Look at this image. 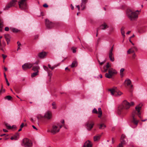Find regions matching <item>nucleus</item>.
Here are the masks:
<instances>
[{"label": "nucleus", "instance_id": "28", "mask_svg": "<svg viewBox=\"0 0 147 147\" xmlns=\"http://www.w3.org/2000/svg\"><path fill=\"white\" fill-rule=\"evenodd\" d=\"M10 30H11V31L13 32H15V33L19 31V30H18V29L16 28H10Z\"/></svg>", "mask_w": 147, "mask_h": 147}, {"label": "nucleus", "instance_id": "59", "mask_svg": "<svg viewBox=\"0 0 147 147\" xmlns=\"http://www.w3.org/2000/svg\"><path fill=\"white\" fill-rule=\"evenodd\" d=\"M136 56V55L135 54H133V55H132V57L134 59L135 58Z\"/></svg>", "mask_w": 147, "mask_h": 147}, {"label": "nucleus", "instance_id": "31", "mask_svg": "<svg viewBox=\"0 0 147 147\" xmlns=\"http://www.w3.org/2000/svg\"><path fill=\"white\" fill-rule=\"evenodd\" d=\"M77 65V62L76 61H74L71 64V67H76Z\"/></svg>", "mask_w": 147, "mask_h": 147}, {"label": "nucleus", "instance_id": "61", "mask_svg": "<svg viewBox=\"0 0 147 147\" xmlns=\"http://www.w3.org/2000/svg\"><path fill=\"white\" fill-rule=\"evenodd\" d=\"M61 122L64 125V120H63L61 121Z\"/></svg>", "mask_w": 147, "mask_h": 147}, {"label": "nucleus", "instance_id": "56", "mask_svg": "<svg viewBox=\"0 0 147 147\" xmlns=\"http://www.w3.org/2000/svg\"><path fill=\"white\" fill-rule=\"evenodd\" d=\"M3 131H4V132H7L8 131L6 129H3Z\"/></svg>", "mask_w": 147, "mask_h": 147}, {"label": "nucleus", "instance_id": "60", "mask_svg": "<svg viewBox=\"0 0 147 147\" xmlns=\"http://www.w3.org/2000/svg\"><path fill=\"white\" fill-rule=\"evenodd\" d=\"M57 125L58 126V127H59V128H60V129H61L62 126V125H58V124Z\"/></svg>", "mask_w": 147, "mask_h": 147}, {"label": "nucleus", "instance_id": "42", "mask_svg": "<svg viewBox=\"0 0 147 147\" xmlns=\"http://www.w3.org/2000/svg\"><path fill=\"white\" fill-rule=\"evenodd\" d=\"M43 68H44V69L45 71H47V72H48V71H49L50 70L48 68V67L45 66H43Z\"/></svg>", "mask_w": 147, "mask_h": 147}, {"label": "nucleus", "instance_id": "36", "mask_svg": "<svg viewBox=\"0 0 147 147\" xmlns=\"http://www.w3.org/2000/svg\"><path fill=\"white\" fill-rule=\"evenodd\" d=\"M11 7V5H10V4L9 3L6 6L5 8L4 9V10H8L9 8H10V7Z\"/></svg>", "mask_w": 147, "mask_h": 147}, {"label": "nucleus", "instance_id": "26", "mask_svg": "<svg viewBox=\"0 0 147 147\" xmlns=\"http://www.w3.org/2000/svg\"><path fill=\"white\" fill-rule=\"evenodd\" d=\"M116 71L114 70L109 69L108 71V73L113 76V74L116 73Z\"/></svg>", "mask_w": 147, "mask_h": 147}, {"label": "nucleus", "instance_id": "2", "mask_svg": "<svg viewBox=\"0 0 147 147\" xmlns=\"http://www.w3.org/2000/svg\"><path fill=\"white\" fill-rule=\"evenodd\" d=\"M134 103L133 102H131L129 103L126 100H124L122 104L118 107L117 112V114L119 115L126 114L130 106L134 105Z\"/></svg>", "mask_w": 147, "mask_h": 147}, {"label": "nucleus", "instance_id": "41", "mask_svg": "<svg viewBox=\"0 0 147 147\" xmlns=\"http://www.w3.org/2000/svg\"><path fill=\"white\" fill-rule=\"evenodd\" d=\"M47 73H48V76H50L51 77L52 75V73L51 72V71L50 70H49V71L47 72Z\"/></svg>", "mask_w": 147, "mask_h": 147}, {"label": "nucleus", "instance_id": "45", "mask_svg": "<svg viewBox=\"0 0 147 147\" xmlns=\"http://www.w3.org/2000/svg\"><path fill=\"white\" fill-rule=\"evenodd\" d=\"M126 137L123 134H122L121 137V140H124V139Z\"/></svg>", "mask_w": 147, "mask_h": 147}, {"label": "nucleus", "instance_id": "55", "mask_svg": "<svg viewBox=\"0 0 147 147\" xmlns=\"http://www.w3.org/2000/svg\"><path fill=\"white\" fill-rule=\"evenodd\" d=\"M56 66H54L51 67L50 69H51L52 70H53Z\"/></svg>", "mask_w": 147, "mask_h": 147}, {"label": "nucleus", "instance_id": "27", "mask_svg": "<svg viewBox=\"0 0 147 147\" xmlns=\"http://www.w3.org/2000/svg\"><path fill=\"white\" fill-rule=\"evenodd\" d=\"M106 127V126L104 123H102L100 125L99 128L100 129H103Z\"/></svg>", "mask_w": 147, "mask_h": 147}, {"label": "nucleus", "instance_id": "52", "mask_svg": "<svg viewBox=\"0 0 147 147\" xmlns=\"http://www.w3.org/2000/svg\"><path fill=\"white\" fill-rule=\"evenodd\" d=\"M76 6V7L77 8L78 10L79 11L80 9V6L79 5H77Z\"/></svg>", "mask_w": 147, "mask_h": 147}, {"label": "nucleus", "instance_id": "20", "mask_svg": "<svg viewBox=\"0 0 147 147\" xmlns=\"http://www.w3.org/2000/svg\"><path fill=\"white\" fill-rule=\"evenodd\" d=\"M91 142L89 140L86 141L84 143L83 147H91Z\"/></svg>", "mask_w": 147, "mask_h": 147}, {"label": "nucleus", "instance_id": "51", "mask_svg": "<svg viewBox=\"0 0 147 147\" xmlns=\"http://www.w3.org/2000/svg\"><path fill=\"white\" fill-rule=\"evenodd\" d=\"M43 6L45 7H47L48 6L47 4L45 3L43 5Z\"/></svg>", "mask_w": 147, "mask_h": 147}, {"label": "nucleus", "instance_id": "57", "mask_svg": "<svg viewBox=\"0 0 147 147\" xmlns=\"http://www.w3.org/2000/svg\"><path fill=\"white\" fill-rule=\"evenodd\" d=\"M32 127H33V128L34 129H35L36 130H37V128L34 125H33L32 126Z\"/></svg>", "mask_w": 147, "mask_h": 147}, {"label": "nucleus", "instance_id": "58", "mask_svg": "<svg viewBox=\"0 0 147 147\" xmlns=\"http://www.w3.org/2000/svg\"><path fill=\"white\" fill-rule=\"evenodd\" d=\"M17 44L18 45V46H20L21 45L19 41L17 42Z\"/></svg>", "mask_w": 147, "mask_h": 147}, {"label": "nucleus", "instance_id": "16", "mask_svg": "<svg viewBox=\"0 0 147 147\" xmlns=\"http://www.w3.org/2000/svg\"><path fill=\"white\" fill-rule=\"evenodd\" d=\"M19 138V134L18 133H16L13 136H12L10 139L12 140H17Z\"/></svg>", "mask_w": 147, "mask_h": 147}, {"label": "nucleus", "instance_id": "17", "mask_svg": "<svg viewBox=\"0 0 147 147\" xmlns=\"http://www.w3.org/2000/svg\"><path fill=\"white\" fill-rule=\"evenodd\" d=\"M101 135H98L94 137V141L95 142H98L99 141Z\"/></svg>", "mask_w": 147, "mask_h": 147}, {"label": "nucleus", "instance_id": "1", "mask_svg": "<svg viewBox=\"0 0 147 147\" xmlns=\"http://www.w3.org/2000/svg\"><path fill=\"white\" fill-rule=\"evenodd\" d=\"M142 106V104L138 105L135 107L136 110H134L132 113L131 122L134 124L132 126V127L133 128H136L138 124L139 120L137 119V116H138L140 119L141 118L140 110Z\"/></svg>", "mask_w": 147, "mask_h": 147}, {"label": "nucleus", "instance_id": "25", "mask_svg": "<svg viewBox=\"0 0 147 147\" xmlns=\"http://www.w3.org/2000/svg\"><path fill=\"white\" fill-rule=\"evenodd\" d=\"M124 69L123 68H121L120 70V75L121 78H122L123 76V71H124Z\"/></svg>", "mask_w": 147, "mask_h": 147}, {"label": "nucleus", "instance_id": "62", "mask_svg": "<svg viewBox=\"0 0 147 147\" xmlns=\"http://www.w3.org/2000/svg\"><path fill=\"white\" fill-rule=\"evenodd\" d=\"M71 9L73 10L74 9V7L72 4L71 5Z\"/></svg>", "mask_w": 147, "mask_h": 147}, {"label": "nucleus", "instance_id": "50", "mask_svg": "<svg viewBox=\"0 0 147 147\" xmlns=\"http://www.w3.org/2000/svg\"><path fill=\"white\" fill-rule=\"evenodd\" d=\"M98 61L99 64L100 65H102V64H103L104 63V61H102V62H100V61L99 60H98Z\"/></svg>", "mask_w": 147, "mask_h": 147}, {"label": "nucleus", "instance_id": "9", "mask_svg": "<svg viewBox=\"0 0 147 147\" xmlns=\"http://www.w3.org/2000/svg\"><path fill=\"white\" fill-rule=\"evenodd\" d=\"M45 24L47 27L49 29L52 28L54 26V24L47 19L45 20Z\"/></svg>", "mask_w": 147, "mask_h": 147}, {"label": "nucleus", "instance_id": "43", "mask_svg": "<svg viewBox=\"0 0 147 147\" xmlns=\"http://www.w3.org/2000/svg\"><path fill=\"white\" fill-rule=\"evenodd\" d=\"M92 113H94L96 114H98V112L97 110L95 109L94 108L93 110H92Z\"/></svg>", "mask_w": 147, "mask_h": 147}, {"label": "nucleus", "instance_id": "3", "mask_svg": "<svg viewBox=\"0 0 147 147\" xmlns=\"http://www.w3.org/2000/svg\"><path fill=\"white\" fill-rule=\"evenodd\" d=\"M126 14L128 18L131 21H134L138 18V13L133 12L129 9L127 10Z\"/></svg>", "mask_w": 147, "mask_h": 147}, {"label": "nucleus", "instance_id": "6", "mask_svg": "<svg viewBox=\"0 0 147 147\" xmlns=\"http://www.w3.org/2000/svg\"><path fill=\"white\" fill-rule=\"evenodd\" d=\"M27 0H20L19 5L20 8L22 10H25L27 8L26 1Z\"/></svg>", "mask_w": 147, "mask_h": 147}, {"label": "nucleus", "instance_id": "23", "mask_svg": "<svg viewBox=\"0 0 147 147\" xmlns=\"http://www.w3.org/2000/svg\"><path fill=\"white\" fill-rule=\"evenodd\" d=\"M17 2V1L16 0H12L10 2L9 4L11 7L14 6L15 5Z\"/></svg>", "mask_w": 147, "mask_h": 147}, {"label": "nucleus", "instance_id": "22", "mask_svg": "<svg viewBox=\"0 0 147 147\" xmlns=\"http://www.w3.org/2000/svg\"><path fill=\"white\" fill-rule=\"evenodd\" d=\"M107 27H108L107 25L105 23H104V24H102L100 27V29L103 30L105 29Z\"/></svg>", "mask_w": 147, "mask_h": 147}, {"label": "nucleus", "instance_id": "32", "mask_svg": "<svg viewBox=\"0 0 147 147\" xmlns=\"http://www.w3.org/2000/svg\"><path fill=\"white\" fill-rule=\"evenodd\" d=\"M113 76H112L111 74H110L109 73H106L105 74V76L106 78H111Z\"/></svg>", "mask_w": 147, "mask_h": 147}, {"label": "nucleus", "instance_id": "5", "mask_svg": "<svg viewBox=\"0 0 147 147\" xmlns=\"http://www.w3.org/2000/svg\"><path fill=\"white\" fill-rule=\"evenodd\" d=\"M59 130L60 128L57 125H53L51 129H48L47 131L50 132L52 134H54L59 132Z\"/></svg>", "mask_w": 147, "mask_h": 147}, {"label": "nucleus", "instance_id": "19", "mask_svg": "<svg viewBox=\"0 0 147 147\" xmlns=\"http://www.w3.org/2000/svg\"><path fill=\"white\" fill-rule=\"evenodd\" d=\"M125 82H126V83L127 86L130 85V87L131 88H132L133 87V85L131 84V81L128 78L126 79L125 81Z\"/></svg>", "mask_w": 147, "mask_h": 147}, {"label": "nucleus", "instance_id": "15", "mask_svg": "<svg viewBox=\"0 0 147 147\" xmlns=\"http://www.w3.org/2000/svg\"><path fill=\"white\" fill-rule=\"evenodd\" d=\"M46 55L47 53L43 51L39 53L38 56L39 58H43L46 56Z\"/></svg>", "mask_w": 147, "mask_h": 147}, {"label": "nucleus", "instance_id": "34", "mask_svg": "<svg viewBox=\"0 0 147 147\" xmlns=\"http://www.w3.org/2000/svg\"><path fill=\"white\" fill-rule=\"evenodd\" d=\"M53 106L52 109H56L57 108L56 104L55 102H53L52 104Z\"/></svg>", "mask_w": 147, "mask_h": 147}, {"label": "nucleus", "instance_id": "54", "mask_svg": "<svg viewBox=\"0 0 147 147\" xmlns=\"http://www.w3.org/2000/svg\"><path fill=\"white\" fill-rule=\"evenodd\" d=\"M24 126V123H22L20 126V128H22V127H23Z\"/></svg>", "mask_w": 147, "mask_h": 147}, {"label": "nucleus", "instance_id": "63", "mask_svg": "<svg viewBox=\"0 0 147 147\" xmlns=\"http://www.w3.org/2000/svg\"><path fill=\"white\" fill-rule=\"evenodd\" d=\"M115 142L114 139L113 138H112V143L113 144Z\"/></svg>", "mask_w": 147, "mask_h": 147}, {"label": "nucleus", "instance_id": "48", "mask_svg": "<svg viewBox=\"0 0 147 147\" xmlns=\"http://www.w3.org/2000/svg\"><path fill=\"white\" fill-rule=\"evenodd\" d=\"M5 80H6V82L7 83V85L8 86H9V82L8 81V80H7V78H5Z\"/></svg>", "mask_w": 147, "mask_h": 147}, {"label": "nucleus", "instance_id": "40", "mask_svg": "<svg viewBox=\"0 0 147 147\" xmlns=\"http://www.w3.org/2000/svg\"><path fill=\"white\" fill-rule=\"evenodd\" d=\"M44 117L40 115H37V118L38 119H42Z\"/></svg>", "mask_w": 147, "mask_h": 147}, {"label": "nucleus", "instance_id": "46", "mask_svg": "<svg viewBox=\"0 0 147 147\" xmlns=\"http://www.w3.org/2000/svg\"><path fill=\"white\" fill-rule=\"evenodd\" d=\"M0 50H1L3 52H4L5 49L3 47H0Z\"/></svg>", "mask_w": 147, "mask_h": 147}, {"label": "nucleus", "instance_id": "39", "mask_svg": "<svg viewBox=\"0 0 147 147\" xmlns=\"http://www.w3.org/2000/svg\"><path fill=\"white\" fill-rule=\"evenodd\" d=\"M121 140V142L119 144L123 146V145H125L126 144V142L124 140Z\"/></svg>", "mask_w": 147, "mask_h": 147}, {"label": "nucleus", "instance_id": "12", "mask_svg": "<svg viewBox=\"0 0 147 147\" xmlns=\"http://www.w3.org/2000/svg\"><path fill=\"white\" fill-rule=\"evenodd\" d=\"M32 70L34 71H38V69H40L38 65V62H36L35 63H32Z\"/></svg>", "mask_w": 147, "mask_h": 147}, {"label": "nucleus", "instance_id": "21", "mask_svg": "<svg viewBox=\"0 0 147 147\" xmlns=\"http://www.w3.org/2000/svg\"><path fill=\"white\" fill-rule=\"evenodd\" d=\"M134 50L137 51V49L135 47L129 49L127 51L128 54H130L131 53H133L134 52Z\"/></svg>", "mask_w": 147, "mask_h": 147}, {"label": "nucleus", "instance_id": "14", "mask_svg": "<svg viewBox=\"0 0 147 147\" xmlns=\"http://www.w3.org/2000/svg\"><path fill=\"white\" fill-rule=\"evenodd\" d=\"M44 117L48 119H51L52 117L51 112L50 111H48L46 112L44 115Z\"/></svg>", "mask_w": 147, "mask_h": 147}, {"label": "nucleus", "instance_id": "4", "mask_svg": "<svg viewBox=\"0 0 147 147\" xmlns=\"http://www.w3.org/2000/svg\"><path fill=\"white\" fill-rule=\"evenodd\" d=\"M109 91H110L112 95L115 96H118L121 95L123 93L119 91L117 87H114L111 89H109Z\"/></svg>", "mask_w": 147, "mask_h": 147}, {"label": "nucleus", "instance_id": "47", "mask_svg": "<svg viewBox=\"0 0 147 147\" xmlns=\"http://www.w3.org/2000/svg\"><path fill=\"white\" fill-rule=\"evenodd\" d=\"M2 56L3 57V58L4 59V60L3 61H4V59L6 58V57H7V56L6 55H4V54L2 55Z\"/></svg>", "mask_w": 147, "mask_h": 147}, {"label": "nucleus", "instance_id": "53", "mask_svg": "<svg viewBox=\"0 0 147 147\" xmlns=\"http://www.w3.org/2000/svg\"><path fill=\"white\" fill-rule=\"evenodd\" d=\"M8 136V134H2V135H0V136H1V137H2V136Z\"/></svg>", "mask_w": 147, "mask_h": 147}, {"label": "nucleus", "instance_id": "7", "mask_svg": "<svg viewBox=\"0 0 147 147\" xmlns=\"http://www.w3.org/2000/svg\"><path fill=\"white\" fill-rule=\"evenodd\" d=\"M22 144L25 147H31L32 145V143L29 139L25 138L23 140Z\"/></svg>", "mask_w": 147, "mask_h": 147}, {"label": "nucleus", "instance_id": "38", "mask_svg": "<svg viewBox=\"0 0 147 147\" xmlns=\"http://www.w3.org/2000/svg\"><path fill=\"white\" fill-rule=\"evenodd\" d=\"M12 98V97L8 95L7 96L5 97V99L8 100H10Z\"/></svg>", "mask_w": 147, "mask_h": 147}, {"label": "nucleus", "instance_id": "30", "mask_svg": "<svg viewBox=\"0 0 147 147\" xmlns=\"http://www.w3.org/2000/svg\"><path fill=\"white\" fill-rule=\"evenodd\" d=\"M3 22L1 19H0V31L1 32L2 30V28L3 27Z\"/></svg>", "mask_w": 147, "mask_h": 147}, {"label": "nucleus", "instance_id": "29", "mask_svg": "<svg viewBox=\"0 0 147 147\" xmlns=\"http://www.w3.org/2000/svg\"><path fill=\"white\" fill-rule=\"evenodd\" d=\"M124 28L123 27H122L121 29V32L122 35L123 36V37H125V32L124 31Z\"/></svg>", "mask_w": 147, "mask_h": 147}, {"label": "nucleus", "instance_id": "24", "mask_svg": "<svg viewBox=\"0 0 147 147\" xmlns=\"http://www.w3.org/2000/svg\"><path fill=\"white\" fill-rule=\"evenodd\" d=\"M98 114H99L98 117L99 118H100L102 114V111L100 108H98Z\"/></svg>", "mask_w": 147, "mask_h": 147}, {"label": "nucleus", "instance_id": "49", "mask_svg": "<svg viewBox=\"0 0 147 147\" xmlns=\"http://www.w3.org/2000/svg\"><path fill=\"white\" fill-rule=\"evenodd\" d=\"M5 30L6 31H8L9 30V28L7 27H6L5 28Z\"/></svg>", "mask_w": 147, "mask_h": 147}, {"label": "nucleus", "instance_id": "37", "mask_svg": "<svg viewBox=\"0 0 147 147\" xmlns=\"http://www.w3.org/2000/svg\"><path fill=\"white\" fill-rule=\"evenodd\" d=\"M5 125L6 127L8 129H11V128H13V127H14V126H12L11 127L9 124H8V123H7L5 124Z\"/></svg>", "mask_w": 147, "mask_h": 147}, {"label": "nucleus", "instance_id": "64", "mask_svg": "<svg viewBox=\"0 0 147 147\" xmlns=\"http://www.w3.org/2000/svg\"><path fill=\"white\" fill-rule=\"evenodd\" d=\"M38 35H36L35 36V39L37 38L38 37Z\"/></svg>", "mask_w": 147, "mask_h": 147}, {"label": "nucleus", "instance_id": "35", "mask_svg": "<svg viewBox=\"0 0 147 147\" xmlns=\"http://www.w3.org/2000/svg\"><path fill=\"white\" fill-rule=\"evenodd\" d=\"M38 71H35V72H34L31 75V76L32 77H33L36 76L38 75Z\"/></svg>", "mask_w": 147, "mask_h": 147}, {"label": "nucleus", "instance_id": "44", "mask_svg": "<svg viewBox=\"0 0 147 147\" xmlns=\"http://www.w3.org/2000/svg\"><path fill=\"white\" fill-rule=\"evenodd\" d=\"M111 66L110 65L109 63L108 62L107 63V65L105 66L106 68H107V69H108Z\"/></svg>", "mask_w": 147, "mask_h": 147}, {"label": "nucleus", "instance_id": "13", "mask_svg": "<svg viewBox=\"0 0 147 147\" xmlns=\"http://www.w3.org/2000/svg\"><path fill=\"white\" fill-rule=\"evenodd\" d=\"M85 127L88 130H91L92 128V122L91 121H89L87 122L85 125Z\"/></svg>", "mask_w": 147, "mask_h": 147}, {"label": "nucleus", "instance_id": "18", "mask_svg": "<svg viewBox=\"0 0 147 147\" xmlns=\"http://www.w3.org/2000/svg\"><path fill=\"white\" fill-rule=\"evenodd\" d=\"M5 38L7 42V45H8L9 42L10 41V36L8 34H5L4 35Z\"/></svg>", "mask_w": 147, "mask_h": 147}, {"label": "nucleus", "instance_id": "11", "mask_svg": "<svg viewBox=\"0 0 147 147\" xmlns=\"http://www.w3.org/2000/svg\"><path fill=\"white\" fill-rule=\"evenodd\" d=\"M88 0H81L80 4L81 10H83L85 9L86 4L88 2Z\"/></svg>", "mask_w": 147, "mask_h": 147}, {"label": "nucleus", "instance_id": "33", "mask_svg": "<svg viewBox=\"0 0 147 147\" xmlns=\"http://www.w3.org/2000/svg\"><path fill=\"white\" fill-rule=\"evenodd\" d=\"M77 48L75 47H73L71 48V50L72 51L73 53H74L76 52V50Z\"/></svg>", "mask_w": 147, "mask_h": 147}, {"label": "nucleus", "instance_id": "8", "mask_svg": "<svg viewBox=\"0 0 147 147\" xmlns=\"http://www.w3.org/2000/svg\"><path fill=\"white\" fill-rule=\"evenodd\" d=\"M113 47H112L109 51V58L110 60L112 62L114 61L115 59L113 54Z\"/></svg>", "mask_w": 147, "mask_h": 147}, {"label": "nucleus", "instance_id": "10", "mask_svg": "<svg viewBox=\"0 0 147 147\" xmlns=\"http://www.w3.org/2000/svg\"><path fill=\"white\" fill-rule=\"evenodd\" d=\"M32 64L30 63H26L24 64L22 67L23 69L24 70H26L27 69L30 68L32 66Z\"/></svg>", "mask_w": 147, "mask_h": 147}]
</instances>
